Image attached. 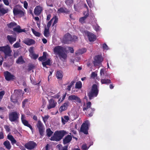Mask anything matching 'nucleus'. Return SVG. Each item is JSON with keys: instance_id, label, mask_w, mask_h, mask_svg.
<instances>
[{"instance_id": "obj_1", "label": "nucleus", "mask_w": 150, "mask_h": 150, "mask_svg": "<svg viewBox=\"0 0 150 150\" xmlns=\"http://www.w3.org/2000/svg\"><path fill=\"white\" fill-rule=\"evenodd\" d=\"M54 54L58 55L60 59H65L67 57V54L65 52V49L61 46H57L55 47L53 49Z\"/></svg>"}, {"instance_id": "obj_2", "label": "nucleus", "mask_w": 150, "mask_h": 150, "mask_svg": "<svg viewBox=\"0 0 150 150\" xmlns=\"http://www.w3.org/2000/svg\"><path fill=\"white\" fill-rule=\"evenodd\" d=\"M13 12L14 16L21 17L24 15L25 11L20 6L17 5L13 8Z\"/></svg>"}, {"instance_id": "obj_3", "label": "nucleus", "mask_w": 150, "mask_h": 150, "mask_svg": "<svg viewBox=\"0 0 150 150\" xmlns=\"http://www.w3.org/2000/svg\"><path fill=\"white\" fill-rule=\"evenodd\" d=\"M65 133V132L63 130L56 131L50 139L52 141H59L64 137Z\"/></svg>"}, {"instance_id": "obj_4", "label": "nucleus", "mask_w": 150, "mask_h": 150, "mask_svg": "<svg viewBox=\"0 0 150 150\" xmlns=\"http://www.w3.org/2000/svg\"><path fill=\"white\" fill-rule=\"evenodd\" d=\"M0 51L4 52L5 57L11 56L12 51L8 45L5 46L0 47Z\"/></svg>"}, {"instance_id": "obj_5", "label": "nucleus", "mask_w": 150, "mask_h": 150, "mask_svg": "<svg viewBox=\"0 0 150 150\" xmlns=\"http://www.w3.org/2000/svg\"><path fill=\"white\" fill-rule=\"evenodd\" d=\"M98 93V87L97 85L93 84L91 91L88 94V96L90 99H91L94 97L97 96Z\"/></svg>"}, {"instance_id": "obj_6", "label": "nucleus", "mask_w": 150, "mask_h": 150, "mask_svg": "<svg viewBox=\"0 0 150 150\" xmlns=\"http://www.w3.org/2000/svg\"><path fill=\"white\" fill-rule=\"evenodd\" d=\"M19 116V113L17 112H12L9 114V119L11 122H16L18 121Z\"/></svg>"}, {"instance_id": "obj_7", "label": "nucleus", "mask_w": 150, "mask_h": 150, "mask_svg": "<svg viewBox=\"0 0 150 150\" xmlns=\"http://www.w3.org/2000/svg\"><path fill=\"white\" fill-rule=\"evenodd\" d=\"M76 112H75V114L74 116L72 117V113L69 112L68 114L69 115V116H64L63 117H61V120L62 123L64 125L65 124L68 120H69V119L74 118L75 119L77 117V115H75Z\"/></svg>"}, {"instance_id": "obj_8", "label": "nucleus", "mask_w": 150, "mask_h": 150, "mask_svg": "<svg viewBox=\"0 0 150 150\" xmlns=\"http://www.w3.org/2000/svg\"><path fill=\"white\" fill-rule=\"evenodd\" d=\"M89 125L90 123L89 121L88 120L86 121L82 125L81 128V131L85 134H88V130Z\"/></svg>"}, {"instance_id": "obj_9", "label": "nucleus", "mask_w": 150, "mask_h": 150, "mask_svg": "<svg viewBox=\"0 0 150 150\" xmlns=\"http://www.w3.org/2000/svg\"><path fill=\"white\" fill-rule=\"evenodd\" d=\"M84 35L87 36L89 41L91 42H93L95 40L96 38V36L93 33L87 31L84 32Z\"/></svg>"}, {"instance_id": "obj_10", "label": "nucleus", "mask_w": 150, "mask_h": 150, "mask_svg": "<svg viewBox=\"0 0 150 150\" xmlns=\"http://www.w3.org/2000/svg\"><path fill=\"white\" fill-rule=\"evenodd\" d=\"M36 126L38 129L40 134L41 136H42L45 128L42 123L40 120H38L36 124Z\"/></svg>"}, {"instance_id": "obj_11", "label": "nucleus", "mask_w": 150, "mask_h": 150, "mask_svg": "<svg viewBox=\"0 0 150 150\" xmlns=\"http://www.w3.org/2000/svg\"><path fill=\"white\" fill-rule=\"evenodd\" d=\"M58 18L57 16H54L51 20L50 21H49L47 24V27L45 28H47L49 29L50 28L51 26L52 22H53L52 26H54L58 22Z\"/></svg>"}, {"instance_id": "obj_12", "label": "nucleus", "mask_w": 150, "mask_h": 150, "mask_svg": "<svg viewBox=\"0 0 150 150\" xmlns=\"http://www.w3.org/2000/svg\"><path fill=\"white\" fill-rule=\"evenodd\" d=\"M21 120L23 124L25 126L29 127L31 130L33 128L29 124L28 122L26 119L25 116L23 114H21Z\"/></svg>"}, {"instance_id": "obj_13", "label": "nucleus", "mask_w": 150, "mask_h": 150, "mask_svg": "<svg viewBox=\"0 0 150 150\" xmlns=\"http://www.w3.org/2000/svg\"><path fill=\"white\" fill-rule=\"evenodd\" d=\"M4 74L5 79L7 81H9L15 79V76L8 71H6L4 72Z\"/></svg>"}, {"instance_id": "obj_14", "label": "nucleus", "mask_w": 150, "mask_h": 150, "mask_svg": "<svg viewBox=\"0 0 150 150\" xmlns=\"http://www.w3.org/2000/svg\"><path fill=\"white\" fill-rule=\"evenodd\" d=\"M103 61L102 57L99 55L96 56L94 58L93 63L94 66H98Z\"/></svg>"}, {"instance_id": "obj_15", "label": "nucleus", "mask_w": 150, "mask_h": 150, "mask_svg": "<svg viewBox=\"0 0 150 150\" xmlns=\"http://www.w3.org/2000/svg\"><path fill=\"white\" fill-rule=\"evenodd\" d=\"M68 100L79 103H81V102L80 99L77 96L75 95H71L69 96Z\"/></svg>"}, {"instance_id": "obj_16", "label": "nucleus", "mask_w": 150, "mask_h": 150, "mask_svg": "<svg viewBox=\"0 0 150 150\" xmlns=\"http://www.w3.org/2000/svg\"><path fill=\"white\" fill-rule=\"evenodd\" d=\"M72 40L71 35L69 33H67L65 35L63 38L62 42L64 43H68L69 42Z\"/></svg>"}, {"instance_id": "obj_17", "label": "nucleus", "mask_w": 150, "mask_h": 150, "mask_svg": "<svg viewBox=\"0 0 150 150\" xmlns=\"http://www.w3.org/2000/svg\"><path fill=\"white\" fill-rule=\"evenodd\" d=\"M57 104L56 101L53 99H50L49 100V104L47 105V108L49 110L51 108H54Z\"/></svg>"}, {"instance_id": "obj_18", "label": "nucleus", "mask_w": 150, "mask_h": 150, "mask_svg": "<svg viewBox=\"0 0 150 150\" xmlns=\"http://www.w3.org/2000/svg\"><path fill=\"white\" fill-rule=\"evenodd\" d=\"M43 10L42 8L40 6H37L35 8L34 13L36 16L39 15Z\"/></svg>"}, {"instance_id": "obj_19", "label": "nucleus", "mask_w": 150, "mask_h": 150, "mask_svg": "<svg viewBox=\"0 0 150 150\" xmlns=\"http://www.w3.org/2000/svg\"><path fill=\"white\" fill-rule=\"evenodd\" d=\"M36 144L33 142H30L25 144V147L28 149H34L36 146Z\"/></svg>"}, {"instance_id": "obj_20", "label": "nucleus", "mask_w": 150, "mask_h": 150, "mask_svg": "<svg viewBox=\"0 0 150 150\" xmlns=\"http://www.w3.org/2000/svg\"><path fill=\"white\" fill-rule=\"evenodd\" d=\"M7 38L9 43L11 44H13L16 40V37L13 35H7Z\"/></svg>"}, {"instance_id": "obj_21", "label": "nucleus", "mask_w": 150, "mask_h": 150, "mask_svg": "<svg viewBox=\"0 0 150 150\" xmlns=\"http://www.w3.org/2000/svg\"><path fill=\"white\" fill-rule=\"evenodd\" d=\"M8 11V9L4 7V6L0 4V13L3 15L6 13Z\"/></svg>"}, {"instance_id": "obj_22", "label": "nucleus", "mask_w": 150, "mask_h": 150, "mask_svg": "<svg viewBox=\"0 0 150 150\" xmlns=\"http://www.w3.org/2000/svg\"><path fill=\"white\" fill-rule=\"evenodd\" d=\"M69 104L70 103L68 101L65 102L59 108V111L62 112L66 110L67 109V107L69 105Z\"/></svg>"}, {"instance_id": "obj_23", "label": "nucleus", "mask_w": 150, "mask_h": 150, "mask_svg": "<svg viewBox=\"0 0 150 150\" xmlns=\"http://www.w3.org/2000/svg\"><path fill=\"white\" fill-rule=\"evenodd\" d=\"M23 42L28 45H30L35 44V41L32 39L27 38L24 40Z\"/></svg>"}, {"instance_id": "obj_24", "label": "nucleus", "mask_w": 150, "mask_h": 150, "mask_svg": "<svg viewBox=\"0 0 150 150\" xmlns=\"http://www.w3.org/2000/svg\"><path fill=\"white\" fill-rule=\"evenodd\" d=\"M72 139L71 136L69 135H67L63 139V143L64 144L69 142Z\"/></svg>"}, {"instance_id": "obj_25", "label": "nucleus", "mask_w": 150, "mask_h": 150, "mask_svg": "<svg viewBox=\"0 0 150 150\" xmlns=\"http://www.w3.org/2000/svg\"><path fill=\"white\" fill-rule=\"evenodd\" d=\"M13 30L15 32L17 33H21L23 32H25V31L24 29H21L19 25H17L16 26L13 28Z\"/></svg>"}, {"instance_id": "obj_26", "label": "nucleus", "mask_w": 150, "mask_h": 150, "mask_svg": "<svg viewBox=\"0 0 150 150\" xmlns=\"http://www.w3.org/2000/svg\"><path fill=\"white\" fill-rule=\"evenodd\" d=\"M7 139L11 141V143L13 145L16 144V140L13 137L9 134H8L7 135Z\"/></svg>"}, {"instance_id": "obj_27", "label": "nucleus", "mask_w": 150, "mask_h": 150, "mask_svg": "<svg viewBox=\"0 0 150 150\" xmlns=\"http://www.w3.org/2000/svg\"><path fill=\"white\" fill-rule=\"evenodd\" d=\"M100 74L103 78H104V76H107L108 74L106 71V69L104 68L101 69L100 70Z\"/></svg>"}, {"instance_id": "obj_28", "label": "nucleus", "mask_w": 150, "mask_h": 150, "mask_svg": "<svg viewBox=\"0 0 150 150\" xmlns=\"http://www.w3.org/2000/svg\"><path fill=\"white\" fill-rule=\"evenodd\" d=\"M4 145L6 148L8 150H10L11 148V146L9 141L6 140L4 142Z\"/></svg>"}, {"instance_id": "obj_29", "label": "nucleus", "mask_w": 150, "mask_h": 150, "mask_svg": "<svg viewBox=\"0 0 150 150\" xmlns=\"http://www.w3.org/2000/svg\"><path fill=\"white\" fill-rule=\"evenodd\" d=\"M17 25V24L15 22H12L8 24L7 25L8 28L13 30V28L16 26Z\"/></svg>"}, {"instance_id": "obj_30", "label": "nucleus", "mask_w": 150, "mask_h": 150, "mask_svg": "<svg viewBox=\"0 0 150 150\" xmlns=\"http://www.w3.org/2000/svg\"><path fill=\"white\" fill-rule=\"evenodd\" d=\"M69 12V11L66 8H59L57 11L58 13H67Z\"/></svg>"}, {"instance_id": "obj_31", "label": "nucleus", "mask_w": 150, "mask_h": 150, "mask_svg": "<svg viewBox=\"0 0 150 150\" xmlns=\"http://www.w3.org/2000/svg\"><path fill=\"white\" fill-rule=\"evenodd\" d=\"M56 76L58 79H62L63 76L62 72L61 71H57L56 73Z\"/></svg>"}, {"instance_id": "obj_32", "label": "nucleus", "mask_w": 150, "mask_h": 150, "mask_svg": "<svg viewBox=\"0 0 150 150\" xmlns=\"http://www.w3.org/2000/svg\"><path fill=\"white\" fill-rule=\"evenodd\" d=\"M89 15V13L88 12L84 16L81 18L79 20L80 22L82 23H85V20L86 18Z\"/></svg>"}, {"instance_id": "obj_33", "label": "nucleus", "mask_w": 150, "mask_h": 150, "mask_svg": "<svg viewBox=\"0 0 150 150\" xmlns=\"http://www.w3.org/2000/svg\"><path fill=\"white\" fill-rule=\"evenodd\" d=\"M16 62L18 64H22L25 63V61L23 59V57L20 56L18 58Z\"/></svg>"}, {"instance_id": "obj_34", "label": "nucleus", "mask_w": 150, "mask_h": 150, "mask_svg": "<svg viewBox=\"0 0 150 150\" xmlns=\"http://www.w3.org/2000/svg\"><path fill=\"white\" fill-rule=\"evenodd\" d=\"M86 49L85 48H83L81 49L78 50L76 52V54L77 55L82 54L86 51Z\"/></svg>"}, {"instance_id": "obj_35", "label": "nucleus", "mask_w": 150, "mask_h": 150, "mask_svg": "<svg viewBox=\"0 0 150 150\" xmlns=\"http://www.w3.org/2000/svg\"><path fill=\"white\" fill-rule=\"evenodd\" d=\"M102 84H108L111 83L110 80L108 79H102L101 80Z\"/></svg>"}, {"instance_id": "obj_36", "label": "nucleus", "mask_w": 150, "mask_h": 150, "mask_svg": "<svg viewBox=\"0 0 150 150\" xmlns=\"http://www.w3.org/2000/svg\"><path fill=\"white\" fill-rule=\"evenodd\" d=\"M44 35L46 37H48L50 35V33L49 32V29L45 28V30L44 32Z\"/></svg>"}, {"instance_id": "obj_37", "label": "nucleus", "mask_w": 150, "mask_h": 150, "mask_svg": "<svg viewBox=\"0 0 150 150\" xmlns=\"http://www.w3.org/2000/svg\"><path fill=\"white\" fill-rule=\"evenodd\" d=\"M50 59H49L46 61L43 62L42 63V64L43 67H46V68H47L46 66V65H50Z\"/></svg>"}, {"instance_id": "obj_38", "label": "nucleus", "mask_w": 150, "mask_h": 150, "mask_svg": "<svg viewBox=\"0 0 150 150\" xmlns=\"http://www.w3.org/2000/svg\"><path fill=\"white\" fill-rule=\"evenodd\" d=\"M14 93L20 96H22L23 93L22 91L21 90H15Z\"/></svg>"}, {"instance_id": "obj_39", "label": "nucleus", "mask_w": 150, "mask_h": 150, "mask_svg": "<svg viewBox=\"0 0 150 150\" xmlns=\"http://www.w3.org/2000/svg\"><path fill=\"white\" fill-rule=\"evenodd\" d=\"M59 148V149L61 150H67L68 146H66L64 147H62V146L61 145H58L57 146Z\"/></svg>"}, {"instance_id": "obj_40", "label": "nucleus", "mask_w": 150, "mask_h": 150, "mask_svg": "<svg viewBox=\"0 0 150 150\" xmlns=\"http://www.w3.org/2000/svg\"><path fill=\"white\" fill-rule=\"evenodd\" d=\"M91 106V102H88L86 104V107H84L83 108V110L85 111V110L88 109L90 108Z\"/></svg>"}, {"instance_id": "obj_41", "label": "nucleus", "mask_w": 150, "mask_h": 150, "mask_svg": "<svg viewBox=\"0 0 150 150\" xmlns=\"http://www.w3.org/2000/svg\"><path fill=\"white\" fill-rule=\"evenodd\" d=\"M82 86V83L81 81H79L76 83L75 85V88H80Z\"/></svg>"}, {"instance_id": "obj_42", "label": "nucleus", "mask_w": 150, "mask_h": 150, "mask_svg": "<svg viewBox=\"0 0 150 150\" xmlns=\"http://www.w3.org/2000/svg\"><path fill=\"white\" fill-rule=\"evenodd\" d=\"M46 132L48 136L49 137H50L53 133V132L51 130L50 128L47 129Z\"/></svg>"}, {"instance_id": "obj_43", "label": "nucleus", "mask_w": 150, "mask_h": 150, "mask_svg": "<svg viewBox=\"0 0 150 150\" xmlns=\"http://www.w3.org/2000/svg\"><path fill=\"white\" fill-rule=\"evenodd\" d=\"M31 30L35 36L37 37H39L40 36V34L39 33L37 32L33 29H32Z\"/></svg>"}, {"instance_id": "obj_44", "label": "nucleus", "mask_w": 150, "mask_h": 150, "mask_svg": "<svg viewBox=\"0 0 150 150\" xmlns=\"http://www.w3.org/2000/svg\"><path fill=\"white\" fill-rule=\"evenodd\" d=\"M30 57H31V58L35 59L38 57L39 55L38 54H36L34 53H33V54H30Z\"/></svg>"}, {"instance_id": "obj_45", "label": "nucleus", "mask_w": 150, "mask_h": 150, "mask_svg": "<svg viewBox=\"0 0 150 150\" xmlns=\"http://www.w3.org/2000/svg\"><path fill=\"white\" fill-rule=\"evenodd\" d=\"M73 0H66L65 3L68 6H70L73 4Z\"/></svg>"}, {"instance_id": "obj_46", "label": "nucleus", "mask_w": 150, "mask_h": 150, "mask_svg": "<svg viewBox=\"0 0 150 150\" xmlns=\"http://www.w3.org/2000/svg\"><path fill=\"white\" fill-rule=\"evenodd\" d=\"M42 117L44 122L45 124L46 121L49 118V116L48 115H45L44 117Z\"/></svg>"}, {"instance_id": "obj_47", "label": "nucleus", "mask_w": 150, "mask_h": 150, "mask_svg": "<svg viewBox=\"0 0 150 150\" xmlns=\"http://www.w3.org/2000/svg\"><path fill=\"white\" fill-rule=\"evenodd\" d=\"M67 94V93H65L62 96V98H60L59 99L58 101V102L59 103H60L62 102L63 100H64L65 96H66V95Z\"/></svg>"}, {"instance_id": "obj_48", "label": "nucleus", "mask_w": 150, "mask_h": 150, "mask_svg": "<svg viewBox=\"0 0 150 150\" xmlns=\"http://www.w3.org/2000/svg\"><path fill=\"white\" fill-rule=\"evenodd\" d=\"M74 83V81H71L70 83V85L67 86V90L69 91H70L71 90V89L72 86H73V85Z\"/></svg>"}, {"instance_id": "obj_49", "label": "nucleus", "mask_w": 150, "mask_h": 150, "mask_svg": "<svg viewBox=\"0 0 150 150\" xmlns=\"http://www.w3.org/2000/svg\"><path fill=\"white\" fill-rule=\"evenodd\" d=\"M13 47L15 48H17L20 47V45L19 43L17 42L13 45Z\"/></svg>"}, {"instance_id": "obj_50", "label": "nucleus", "mask_w": 150, "mask_h": 150, "mask_svg": "<svg viewBox=\"0 0 150 150\" xmlns=\"http://www.w3.org/2000/svg\"><path fill=\"white\" fill-rule=\"evenodd\" d=\"M97 74L96 72H93L91 73V78L94 79L97 76Z\"/></svg>"}, {"instance_id": "obj_51", "label": "nucleus", "mask_w": 150, "mask_h": 150, "mask_svg": "<svg viewBox=\"0 0 150 150\" xmlns=\"http://www.w3.org/2000/svg\"><path fill=\"white\" fill-rule=\"evenodd\" d=\"M93 28L96 31H98L100 30V27L97 24H96V25L93 26Z\"/></svg>"}, {"instance_id": "obj_52", "label": "nucleus", "mask_w": 150, "mask_h": 150, "mask_svg": "<svg viewBox=\"0 0 150 150\" xmlns=\"http://www.w3.org/2000/svg\"><path fill=\"white\" fill-rule=\"evenodd\" d=\"M90 111H92V112H91L90 113H88V115L89 117H91L93 115V113L92 112L94 111L95 109L94 108H91L90 109Z\"/></svg>"}, {"instance_id": "obj_53", "label": "nucleus", "mask_w": 150, "mask_h": 150, "mask_svg": "<svg viewBox=\"0 0 150 150\" xmlns=\"http://www.w3.org/2000/svg\"><path fill=\"white\" fill-rule=\"evenodd\" d=\"M28 99H25L23 101L22 106L23 108H24L25 106V104L28 102Z\"/></svg>"}, {"instance_id": "obj_54", "label": "nucleus", "mask_w": 150, "mask_h": 150, "mask_svg": "<svg viewBox=\"0 0 150 150\" xmlns=\"http://www.w3.org/2000/svg\"><path fill=\"white\" fill-rule=\"evenodd\" d=\"M4 94L5 93L4 91L0 92V101H1L2 98L3 96L4 95Z\"/></svg>"}, {"instance_id": "obj_55", "label": "nucleus", "mask_w": 150, "mask_h": 150, "mask_svg": "<svg viewBox=\"0 0 150 150\" xmlns=\"http://www.w3.org/2000/svg\"><path fill=\"white\" fill-rule=\"evenodd\" d=\"M29 51L30 53V54H33V53H34V50H33V47H30L29 49Z\"/></svg>"}, {"instance_id": "obj_56", "label": "nucleus", "mask_w": 150, "mask_h": 150, "mask_svg": "<svg viewBox=\"0 0 150 150\" xmlns=\"http://www.w3.org/2000/svg\"><path fill=\"white\" fill-rule=\"evenodd\" d=\"M4 127L7 132H8L10 131V127L8 125H5L4 126Z\"/></svg>"}, {"instance_id": "obj_57", "label": "nucleus", "mask_w": 150, "mask_h": 150, "mask_svg": "<svg viewBox=\"0 0 150 150\" xmlns=\"http://www.w3.org/2000/svg\"><path fill=\"white\" fill-rule=\"evenodd\" d=\"M89 147L87 148L86 144H83L82 147V149L83 150H86L88 149Z\"/></svg>"}, {"instance_id": "obj_58", "label": "nucleus", "mask_w": 150, "mask_h": 150, "mask_svg": "<svg viewBox=\"0 0 150 150\" xmlns=\"http://www.w3.org/2000/svg\"><path fill=\"white\" fill-rule=\"evenodd\" d=\"M86 1L87 2V4L88 6L90 8H91L92 6V4L91 1L90 0H86Z\"/></svg>"}, {"instance_id": "obj_59", "label": "nucleus", "mask_w": 150, "mask_h": 150, "mask_svg": "<svg viewBox=\"0 0 150 150\" xmlns=\"http://www.w3.org/2000/svg\"><path fill=\"white\" fill-rule=\"evenodd\" d=\"M67 49L70 52L73 53L74 52V50L73 48L71 47H68Z\"/></svg>"}, {"instance_id": "obj_60", "label": "nucleus", "mask_w": 150, "mask_h": 150, "mask_svg": "<svg viewBox=\"0 0 150 150\" xmlns=\"http://www.w3.org/2000/svg\"><path fill=\"white\" fill-rule=\"evenodd\" d=\"M38 60L40 61H45L46 60V58H44L42 56L39 57Z\"/></svg>"}, {"instance_id": "obj_61", "label": "nucleus", "mask_w": 150, "mask_h": 150, "mask_svg": "<svg viewBox=\"0 0 150 150\" xmlns=\"http://www.w3.org/2000/svg\"><path fill=\"white\" fill-rule=\"evenodd\" d=\"M103 47L104 50H108V47L106 44H104L103 45Z\"/></svg>"}, {"instance_id": "obj_62", "label": "nucleus", "mask_w": 150, "mask_h": 150, "mask_svg": "<svg viewBox=\"0 0 150 150\" xmlns=\"http://www.w3.org/2000/svg\"><path fill=\"white\" fill-rule=\"evenodd\" d=\"M30 79L31 80V82L34 85H37V84H38L39 83H37L36 82H35L34 80H33V79H32L31 77H30Z\"/></svg>"}, {"instance_id": "obj_63", "label": "nucleus", "mask_w": 150, "mask_h": 150, "mask_svg": "<svg viewBox=\"0 0 150 150\" xmlns=\"http://www.w3.org/2000/svg\"><path fill=\"white\" fill-rule=\"evenodd\" d=\"M3 2L5 5L8 6L9 4V3L8 0H3Z\"/></svg>"}, {"instance_id": "obj_64", "label": "nucleus", "mask_w": 150, "mask_h": 150, "mask_svg": "<svg viewBox=\"0 0 150 150\" xmlns=\"http://www.w3.org/2000/svg\"><path fill=\"white\" fill-rule=\"evenodd\" d=\"M28 4L26 1H25L24 2V7L26 9L27 8Z\"/></svg>"}]
</instances>
